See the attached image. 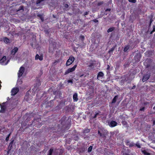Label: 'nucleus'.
I'll return each instance as SVG.
<instances>
[{"instance_id": "f257e3e1", "label": "nucleus", "mask_w": 155, "mask_h": 155, "mask_svg": "<svg viewBox=\"0 0 155 155\" xmlns=\"http://www.w3.org/2000/svg\"><path fill=\"white\" fill-rule=\"evenodd\" d=\"M75 58L72 55L70 56L67 60L66 64V66H68L71 64L74 61Z\"/></svg>"}, {"instance_id": "f03ea898", "label": "nucleus", "mask_w": 155, "mask_h": 155, "mask_svg": "<svg viewBox=\"0 0 155 155\" xmlns=\"http://www.w3.org/2000/svg\"><path fill=\"white\" fill-rule=\"evenodd\" d=\"M141 57V55L140 53H138L136 54L134 57V60H135V62L137 63L139 62Z\"/></svg>"}, {"instance_id": "7ed1b4c3", "label": "nucleus", "mask_w": 155, "mask_h": 155, "mask_svg": "<svg viewBox=\"0 0 155 155\" xmlns=\"http://www.w3.org/2000/svg\"><path fill=\"white\" fill-rule=\"evenodd\" d=\"M77 64H75L73 67L69 68L65 71L64 74L65 75H66L70 72H71L74 71L77 67Z\"/></svg>"}, {"instance_id": "20e7f679", "label": "nucleus", "mask_w": 155, "mask_h": 155, "mask_svg": "<svg viewBox=\"0 0 155 155\" xmlns=\"http://www.w3.org/2000/svg\"><path fill=\"white\" fill-rule=\"evenodd\" d=\"M25 71V69L24 67L21 66L18 71V77H21L22 75Z\"/></svg>"}, {"instance_id": "39448f33", "label": "nucleus", "mask_w": 155, "mask_h": 155, "mask_svg": "<svg viewBox=\"0 0 155 155\" xmlns=\"http://www.w3.org/2000/svg\"><path fill=\"white\" fill-rule=\"evenodd\" d=\"M150 76V73H147L145 74L143 77L142 79V81L143 82H144L147 81L148 79H149Z\"/></svg>"}, {"instance_id": "423d86ee", "label": "nucleus", "mask_w": 155, "mask_h": 155, "mask_svg": "<svg viewBox=\"0 0 155 155\" xmlns=\"http://www.w3.org/2000/svg\"><path fill=\"white\" fill-rule=\"evenodd\" d=\"M125 142L126 145L127 146H128L130 147H133L135 145V144L133 142H130L128 140H125Z\"/></svg>"}, {"instance_id": "0eeeda50", "label": "nucleus", "mask_w": 155, "mask_h": 155, "mask_svg": "<svg viewBox=\"0 0 155 155\" xmlns=\"http://www.w3.org/2000/svg\"><path fill=\"white\" fill-rule=\"evenodd\" d=\"M145 55L147 57H150L154 55V52L153 51L149 50L146 51L145 53Z\"/></svg>"}, {"instance_id": "6e6552de", "label": "nucleus", "mask_w": 155, "mask_h": 155, "mask_svg": "<svg viewBox=\"0 0 155 155\" xmlns=\"http://www.w3.org/2000/svg\"><path fill=\"white\" fill-rule=\"evenodd\" d=\"M19 91V88L18 87L13 88L11 91L12 95H15Z\"/></svg>"}, {"instance_id": "1a4fd4ad", "label": "nucleus", "mask_w": 155, "mask_h": 155, "mask_svg": "<svg viewBox=\"0 0 155 155\" xmlns=\"http://www.w3.org/2000/svg\"><path fill=\"white\" fill-rule=\"evenodd\" d=\"M41 120V118H38V119H35L34 120L32 121V124L33 125V124H34V125H36L37 124H35V123H36V122H38V124H39V127H40L41 126V123H40L39 122V120Z\"/></svg>"}, {"instance_id": "9d476101", "label": "nucleus", "mask_w": 155, "mask_h": 155, "mask_svg": "<svg viewBox=\"0 0 155 155\" xmlns=\"http://www.w3.org/2000/svg\"><path fill=\"white\" fill-rule=\"evenodd\" d=\"M6 56H3L2 59L0 60V63H1L2 65H4V64L5 65L7 64L8 62L5 63V61H6Z\"/></svg>"}, {"instance_id": "9b49d317", "label": "nucleus", "mask_w": 155, "mask_h": 155, "mask_svg": "<svg viewBox=\"0 0 155 155\" xmlns=\"http://www.w3.org/2000/svg\"><path fill=\"white\" fill-rule=\"evenodd\" d=\"M117 123L115 121H111L109 124V125L111 127H114L116 126Z\"/></svg>"}, {"instance_id": "f8f14e48", "label": "nucleus", "mask_w": 155, "mask_h": 155, "mask_svg": "<svg viewBox=\"0 0 155 155\" xmlns=\"http://www.w3.org/2000/svg\"><path fill=\"white\" fill-rule=\"evenodd\" d=\"M18 50V48L17 47H15L13 49L11 50V54L12 55H15Z\"/></svg>"}, {"instance_id": "ddd939ff", "label": "nucleus", "mask_w": 155, "mask_h": 155, "mask_svg": "<svg viewBox=\"0 0 155 155\" xmlns=\"http://www.w3.org/2000/svg\"><path fill=\"white\" fill-rule=\"evenodd\" d=\"M98 134L100 137L103 138H105L106 137V134L104 132L102 133L99 130H98Z\"/></svg>"}, {"instance_id": "4468645a", "label": "nucleus", "mask_w": 155, "mask_h": 155, "mask_svg": "<svg viewBox=\"0 0 155 155\" xmlns=\"http://www.w3.org/2000/svg\"><path fill=\"white\" fill-rule=\"evenodd\" d=\"M35 59H39L40 61H42L43 59V56L42 55L39 56L38 54H37L35 56Z\"/></svg>"}, {"instance_id": "2eb2a0df", "label": "nucleus", "mask_w": 155, "mask_h": 155, "mask_svg": "<svg viewBox=\"0 0 155 155\" xmlns=\"http://www.w3.org/2000/svg\"><path fill=\"white\" fill-rule=\"evenodd\" d=\"M73 98L74 101H77L78 100V94L77 93H74L73 95Z\"/></svg>"}, {"instance_id": "dca6fc26", "label": "nucleus", "mask_w": 155, "mask_h": 155, "mask_svg": "<svg viewBox=\"0 0 155 155\" xmlns=\"http://www.w3.org/2000/svg\"><path fill=\"white\" fill-rule=\"evenodd\" d=\"M1 109L0 110V112L4 113L6 109V107L4 105H1Z\"/></svg>"}, {"instance_id": "f3484780", "label": "nucleus", "mask_w": 155, "mask_h": 155, "mask_svg": "<svg viewBox=\"0 0 155 155\" xmlns=\"http://www.w3.org/2000/svg\"><path fill=\"white\" fill-rule=\"evenodd\" d=\"M66 119V117H62L61 120V124L62 125V126H64V122L65 121Z\"/></svg>"}, {"instance_id": "a211bd4d", "label": "nucleus", "mask_w": 155, "mask_h": 155, "mask_svg": "<svg viewBox=\"0 0 155 155\" xmlns=\"http://www.w3.org/2000/svg\"><path fill=\"white\" fill-rule=\"evenodd\" d=\"M90 129H88L87 128H86L84 129L83 131V133L84 134L88 133L90 132Z\"/></svg>"}, {"instance_id": "6ab92c4d", "label": "nucleus", "mask_w": 155, "mask_h": 155, "mask_svg": "<svg viewBox=\"0 0 155 155\" xmlns=\"http://www.w3.org/2000/svg\"><path fill=\"white\" fill-rule=\"evenodd\" d=\"M144 64L146 66V68H149L151 66V64L150 62L148 63V61H145L144 63Z\"/></svg>"}, {"instance_id": "aec40b11", "label": "nucleus", "mask_w": 155, "mask_h": 155, "mask_svg": "<svg viewBox=\"0 0 155 155\" xmlns=\"http://www.w3.org/2000/svg\"><path fill=\"white\" fill-rule=\"evenodd\" d=\"M141 152L144 155H150V153L146 150H141Z\"/></svg>"}, {"instance_id": "412c9836", "label": "nucleus", "mask_w": 155, "mask_h": 155, "mask_svg": "<svg viewBox=\"0 0 155 155\" xmlns=\"http://www.w3.org/2000/svg\"><path fill=\"white\" fill-rule=\"evenodd\" d=\"M149 18L150 19V22H149V27H150L151 26L152 23L153 21V17L152 15H150V16H149Z\"/></svg>"}, {"instance_id": "4be33fe9", "label": "nucleus", "mask_w": 155, "mask_h": 155, "mask_svg": "<svg viewBox=\"0 0 155 155\" xmlns=\"http://www.w3.org/2000/svg\"><path fill=\"white\" fill-rule=\"evenodd\" d=\"M118 95L115 96L112 100V103H115L116 102L118 98Z\"/></svg>"}, {"instance_id": "5701e85b", "label": "nucleus", "mask_w": 155, "mask_h": 155, "mask_svg": "<svg viewBox=\"0 0 155 155\" xmlns=\"http://www.w3.org/2000/svg\"><path fill=\"white\" fill-rule=\"evenodd\" d=\"M104 75V74L103 72L101 71H100L98 73L97 75V78L98 79L99 77H102Z\"/></svg>"}, {"instance_id": "b1692460", "label": "nucleus", "mask_w": 155, "mask_h": 155, "mask_svg": "<svg viewBox=\"0 0 155 155\" xmlns=\"http://www.w3.org/2000/svg\"><path fill=\"white\" fill-rule=\"evenodd\" d=\"M115 29V28L114 27H112L109 28L107 30V32L108 33H109L110 32H112L114 31Z\"/></svg>"}, {"instance_id": "393cba45", "label": "nucleus", "mask_w": 155, "mask_h": 155, "mask_svg": "<svg viewBox=\"0 0 155 155\" xmlns=\"http://www.w3.org/2000/svg\"><path fill=\"white\" fill-rule=\"evenodd\" d=\"M130 46L129 45H127L126 46L124 49V52L127 51L130 48Z\"/></svg>"}, {"instance_id": "a878e982", "label": "nucleus", "mask_w": 155, "mask_h": 155, "mask_svg": "<svg viewBox=\"0 0 155 155\" xmlns=\"http://www.w3.org/2000/svg\"><path fill=\"white\" fill-rule=\"evenodd\" d=\"M53 151V149L52 148H50L49 150L48 153L47 155H52V153Z\"/></svg>"}, {"instance_id": "bb28decb", "label": "nucleus", "mask_w": 155, "mask_h": 155, "mask_svg": "<svg viewBox=\"0 0 155 155\" xmlns=\"http://www.w3.org/2000/svg\"><path fill=\"white\" fill-rule=\"evenodd\" d=\"M12 144H11L10 143H9L8 147V151L11 150L12 148Z\"/></svg>"}, {"instance_id": "cd10ccee", "label": "nucleus", "mask_w": 155, "mask_h": 155, "mask_svg": "<svg viewBox=\"0 0 155 155\" xmlns=\"http://www.w3.org/2000/svg\"><path fill=\"white\" fill-rule=\"evenodd\" d=\"M123 155H130L129 153L130 152L129 150L128 149H127V152H125L124 151H123L122 152Z\"/></svg>"}, {"instance_id": "c85d7f7f", "label": "nucleus", "mask_w": 155, "mask_h": 155, "mask_svg": "<svg viewBox=\"0 0 155 155\" xmlns=\"http://www.w3.org/2000/svg\"><path fill=\"white\" fill-rule=\"evenodd\" d=\"M4 41L5 43H7L9 42V39L7 37H5L4 38Z\"/></svg>"}, {"instance_id": "c756f323", "label": "nucleus", "mask_w": 155, "mask_h": 155, "mask_svg": "<svg viewBox=\"0 0 155 155\" xmlns=\"http://www.w3.org/2000/svg\"><path fill=\"white\" fill-rule=\"evenodd\" d=\"M115 49L114 47H113L111 48H110L108 51V53L110 54L111 52H112L114 51V50Z\"/></svg>"}, {"instance_id": "7c9ffc66", "label": "nucleus", "mask_w": 155, "mask_h": 155, "mask_svg": "<svg viewBox=\"0 0 155 155\" xmlns=\"http://www.w3.org/2000/svg\"><path fill=\"white\" fill-rule=\"evenodd\" d=\"M93 146H91L88 147V153L91 152V151L92 149H93Z\"/></svg>"}, {"instance_id": "2f4dec72", "label": "nucleus", "mask_w": 155, "mask_h": 155, "mask_svg": "<svg viewBox=\"0 0 155 155\" xmlns=\"http://www.w3.org/2000/svg\"><path fill=\"white\" fill-rule=\"evenodd\" d=\"M28 95H27V93H26V95H25L24 99L26 101H28L29 99L28 98Z\"/></svg>"}, {"instance_id": "473e14b6", "label": "nucleus", "mask_w": 155, "mask_h": 155, "mask_svg": "<svg viewBox=\"0 0 155 155\" xmlns=\"http://www.w3.org/2000/svg\"><path fill=\"white\" fill-rule=\"evenodd\" d=\"M38 16L40 17L42 21H44V18L42 16V15H38Z\"/></svg>"}, {"instance_id": "72a5a7b5", "label": "nucleus", "mask_w": 155, "mask_h": 155, "mask_svg": "<svg viewBox=\"0 0 155 155\" xmlns=\"http://www.w3.org/2000/svg\"><path fill=\"white\" fill-rule=\"evenodd\" d=\"M73 139L76 141H78L79 139V138L78 136H75L73 137Z\"/></svg>"}, {"instance_id": "f704fd0d", "label": "nucleus", "mask_w": 155, "mask_h": 155, "mask_svg": "<svg viewBox=\"0 0 155 155\" xmlns=\"http://www.w3.org/2000/svg\"><path fill=\"white\" fill-rule=\"evenodd\" d=\"M21 10H24V7L23 6L21 5L19 7L18 11Z\"/></svg>"}, {"instance_id": "c9c22d12", "label": "nucleus", "mask_w": 155, "mask_h": 155, "mask_svg": "<svg viewBox=\"0 0 155 155\" xmlns=\"http://www.w3.org/2000/svg\"><path fill=\"white\" fill-rule=\"evenodd\" d=\"M10 135H11V133H10L8 135V136H7V137H6L5 138V140L7 142L9 138V137Z\"/></svg>"}, {"instance_id": "e433bc0d", "label": "nucleus", "mask_w": 155, "mask_h": 155, "mask_svg": "<svg viewBox=\"0 0 155 155\" xmlns=\"http://www.w3.org/2000/svg\"><path fill=\"white\" fill-rule=\"evenodd\" d=\"M155 31V25H153V29L152 31H151L150 32V34H152L153 32Z\"/></svg>"}, {"instance_id": "4c0bfd02", "label": "nucleus", "mask_w": 155, "mask_h": 155, "mask_svg": "<svg viewBox=\"0 0 155 155\" xmlns=\"http://www.w3.org/2000/svg\"><path fill=\"white\" fill-rule=\"evenodd\" d=\"M134 146L137 147L138 148H140L141 147L139 143H136L135 144Z\"/></svg>"}, {"instance_id": "58836bf2", "label": "nucleus", "mask_w": 155, "mask_h": 155, "mask_svg": "<svg viewBox=\"0 0 155 155\" xmlns=\"http://www.w3.org/2000/svg\"><path fill=\"white\" fill-rule=\"evenodd\" d=\"M99 114V112L96 113L95 115L93 117V118H96L97 117V116Z\"/></svg>"}, {"instance_id": "ea45409f", "label": "nucleus", "mask_w": 155, "mask_h": 155, "mask_svg": "<svg viewBox=\"0 0 155 155\" xmlns=\"http://www.w3.org/2000/svg\"><path fill=\"white\" fill-rule=\"evenodd\" d=\"M128 1L130 2L135 3L136 2V0H128Z\"/></svg>"}, {"instance_id": "a19ab883", "label": "nucleus", "mask_w": 155, "mask_h": 155, "mask_svg": "<svg viewBox=\"0 0 155 155\" xmlns=\"http://www.w3.org/2000/svg\"><path fill=\"white\" fill-rule=\"evenodd\" d=\"M89 11H88V12H84V13L83 14V15L84 16L87 15L89 14Z\"/></svg>"}, {"instance_id": "79ce46f5", "label": "nucleus", "mask_w": 155, "mask_h": 155, "mask_svg": "<svg viewBox=\"0 0 155 155\" xmlns=\"http://www.w3.org/2000/svg\"><path fill=\"white\" fill-rule=\"evenodd\" d=\"M103 4V2H99L97 4V5L98 6H100Z\"/></svg>"}, {"instance_id": "37998d69", "label": "nucleus", "mask_w": 155, "mask_h": 155, "mask_svg": "<svg viewBox=\"0 0 155 155\" xmlns=\"http://www.w3.org/2000/svg\"><path fill=\"white\" fill-rule=\"evenodd\" d=\"M94 66L93 63H91L89 65H88V67L90 68H91Z\"/></svg>"}, {"instance_id": "c03bdc74", "label": "nucleus", "mask_w": 155, "mask_h": 155, "mask_svg": "<svg viewBox=\"0 0 155 155\" xmlns=\"http://www.w3.org/2000/svg\"><path fill=\"white\" fill-rule=\"evenodd\" d=\"M68 83H71V84L73 83V80H69L68 81Z\"/></svg>"}, {"instance_id": "a18cd8bd", "label": "nucleus", "mask_w": 155, "mask_h": 155, "mask_svg": "<svg viewBox=\"0 0 155 155\" xmlns=\"http://www.w3.org/2000/svg\"><path fill=\"white\" fill-rule=\"evenodd\" d=\"M144 109H145V107H144L142 108H141L140 109V111H144Z\"/></svg>"}, {"instance_id": "49530a36", "label": "nucleus", "mask_w": 155, "mask_h": 155, "mask_svg": "<svg viewBox=\"0 0 155 155\" xmlns=\"http://www.w3.org/2000/svg\"><path fill=\"white\" fill-rule=\"evenodd\" d=\"M68 5L67 4H66L64 5V7L65 8H68Z\"/></svg>"}, {"instance_id": "de8ad7c7", "label": "nucleus", "mask_w": 155, "mask_h": 155, "mask_svg": "<svg viewBox=\"0 0 155 155\" xmlns=\"http://www.w3.org/2000/svg\"><path fill=\"white\" fill-rule=\"evenodd\" d=\"M94 22L96 23L98 22V20L97 19H95L93 20Z\"/></svg>"}, {"instance_id": "09e8293b", "label": "nucleus", "mask_w": 155, "mask_h": 155, "mask_svg": "<svg viewBox=\"0 0 155 155\" xmlns=\"http://www.w3.org/2000/svg\"><path fill=\"white\" fill-rule=\"evenodd\" d=\"M110 66L108 64L107 65V70H108L110 69Z\"/></svg>"}, {"instance_id": "8fccbe9b", "label": "nucleus", "mask_w": 155, "mask_h": 155, "mask_svg": "<svg viewBox=\"0 0 155 155\" xmlns=\"http://www.w3.org/2000/svg\"><path fill=\"white\" fill-rule=\"evenodd\" d=\"M14 142V140H13L11 141L10 143H11V144H13V142Z\"/></svg>"}, {"instance_id": "3c124183", "label": "nucleus", "mask_w": 155, "mask_h": 155, "mask_svg": "<svg viewBox=\"0 0 155 155\" xmlns=\"http://www.w3.org/2000/svg\"><path fill=\"white\" fill-rule=\"evenodd\" d=\"M136 87V86L135 85H134L133 86L132 88H131L132 89H134Z\"/></svg>"}, {"instance_id": "603ef678", "label": "nucleus", "mask_w": 155, "mask_h": 155, "mask_svg": "<svg viewBox=\"0 0 155 155\" xmlns=\"http://www.w3.org/2000/svg\"><path fill=\"white\" fill-rule=\"evenodd\" d=\"M155 125V120H154L153 121V125Z\"/></svg>"}, {"instance_id": "864d4df0", "label": "nucleus", "mask_w": 155, "mask_h": 155, "mask_svg": "<svg viewBox=\"0 0 155 155\" xmlns=\"http://www.w3.org/2000/svg\"><path fill=\"white\" fill-rule=\"evenodd\" d=\"M110 9H107L106 10V11H110Z\"/></svg>"}, {"instance_id": "5fc2aeb1", "label": "nucleus", "mask_w": 155, "mask_h": 155, "mask_svg": "<svg viewBox=\"0 0 155 155\" xmlns=\"http://www.w3.org/2000/svg\"><path fill=\"white\" fill-rule=\"evenodd\" d=\"M2 83V82H1V81H0V89H1V83Z\"/></svg>"}, {"instance_id": "6e6d98bb", "label": "nucleus", "mask_w": 155, "mask_h": 155, "mask_svg": "<svg viewBox=\"0 0 155 155\" xmlns=\"http://www.w3.org/2000/svg\"><path fill=\"white\" fill-rule=\"evenodd\" d=\"M81 38H84V36H81Z\"/></svg>"}, {"instance_id": "4d7b16f0", "label": "nucleus", "mask_w": 155, "mask_h": 155, "mask_svg": "<svg viewBox=\"0 0 155 155\" xmlns=\"http://www.w3.org/2000/svg\"><path fill=\"white\" fill-rule=\"evenodd\" d=\"M70 126H71L70 124L69 123V124H68V126H69V127H70Z\"/></svg>"}, {"instance_id": "13d9d810", "label": "nucleus", "mask_w": 155, "mask_h": 155, "mask_svg": "<svg viewBox=\"0 0 155 155\" xmlns=\"http://www.w3.org/2000/svg\"><path fill=\"white\" fill-rule=\"evenodd\" d=\"M49 52L52 53V51H50V49H49Z\"/></svg>"}, {"instance_id": "bf43d9fd", "label": "nucleus", "mask_w": 155, "mask_h": 155, "mask_svg": "<svg viewBox=\"0 0 155 155\" xmlns=\"http://www.w3.org/2000/svg\"><path fill=\"white\" fill-rule=\"evenodd\" d=\"M147 102H145V103H144V104L145 105L147 104Z\"/></svg>"}, {"instance_id": "052dcab7", "label": "nucleus", "mask_w": 155, "mask_h": 155, "mask_svg": "<svg viewBox=\"0 0 155 155\" xmlns=\"http://www.w3.org/2000/svg\"><path fill=\"white\" fill-rule=\"evenodd\" d=\"M153 109L155 110V106L153 107Z\"/></svg>"}, {"instance_id": "680f3d73", "label": "nucleus", "mask_w": 155, "mask_h": 155, "mask_svg": "<svg viewBox=\"0 0 155 155\" xmlns=\"http://www.w3.org/2000/svg\"><path fill=\"white\" fill-rule=\"evenodd\" d=\"M67 127H65V128H67Z\"/></svg>"}, {"instance_id": "e2e57ef3", "label": "nucleus", "mask_w": 155, "mask_h": 155, "mask_svg": "<svg viewBox=\"0 0 155 155\" xmlns=\"http://www.w3.org/2000/svg\"><path fill=\"white\" fill-rule=\"evenodd\" d=\"M84 150H83V152H84Z\"/></svg>"}]
</instances>
